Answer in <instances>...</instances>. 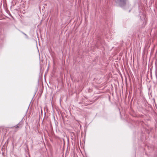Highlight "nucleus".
I'll list each match as a JSON object with an SVG mask.
<instances>
[{
  "label": "nucleus",
  "mask_w": 157,
  "mask_h": 157,
  "mask_svg": "<svg viewBox=\"0 0 157 157\" xmlns=\"http://www.w3.org/2000/svg\"><path fill=\"white\" fill-rule=\"evenodd\" d=\"M117 3H119L120 5L122 6V5L125 4V0H114Z\"/></svg>",
  "instance_id": "f257e3e1"
},
{
  "label": "nucleus",
  "mask_w": 157,
  "mask_h": 157,
  "mask_svg": "<svg viewBox=\"0 0 157 157\" xmlns=\"http://www.w3.org/2000/svg\"><path fill=\"white\" fill-rule=\"evenodd\" d=\"M22 127V124L21 123H20L18 124L15 126L16 128H21Z\"/></svg>",
  "instance_id": "f03ea898"
},
{
  "label": "nucleus",
  "mask_w": 157,
  "mask_h": 157,
  "mask_svg": "<svg viewBox=\"0 0 157 157\" xmlns=\"http://www.w3.org/2000/svg\"><path fill=\"white\" fill-rule=\"evenodd\" d=\"M23 34L25 35V36H26V37L27 38H28V36H27V35L26 34H25V33H23Z\"/></svg>",
  "instance_id": "7ed1b4c3"
},
{
  "label": "nucleus",
  "mask_w": 157,
  "mask_h": 157,
  "mask_svg": "<svg viewBox=\"0 0 157 157\" xmlns=\"http://www.w3.org/2000/svg\"><path fill=\"white\" fill-rule=\"evenodd\" d=\"M130 10H129V12H130Z\"/></svg>",
  "instance_id": "20e7f679"
}]
</instances>
